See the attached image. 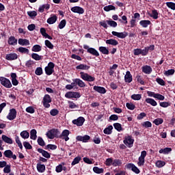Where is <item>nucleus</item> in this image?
<instances>
[{
	"instance_id": "1",
	"label": "nucleus",
	"mask_w": 175,
	"mask_h": 175,
	"mask_svg": "<svg viewBox=\"0 0 175 175\" xmlns=\"http://www.w3.org/2000/svg\"><path fill=\"white\" fill-rule=\"evenodd\" d=\"M123 143L129 148H132V147H133V143H135V139L132 138V135L125 136Z\"/></svg>"
},
{
	"instance_id": "2",
	"label": "nucleus",
	"mask_w": 175,
	"mask_h": 175,
	"mask_svg": "<svg viewBox=\"0 0 175 175\" xmlns=\"http://www.w3.org/2000/svg\"><path fill=\"white\" fill-rule=\"evenodd\" d=\"M55 67V64L51 62H50L48 65L44 68V71L47 76H51L52 74L54 73V68Z\"/></svg>"
},
{
	"instance_id": "3",
	"label": "nucleus",
	"mask_w": 175,
	"mask_h": 175,
	"mask_svg": "<svg viewBox=\"0 0 175 175\" xmlns=\"http://www.w3.org/2000/svg\"><path fill=\"white\" fill-rule=\"evenodd\" d=\"M52 99L51 96L49 94H45L42 99V105L45 109H49V107L51 106L50 103H51Z\"/></svg>"
},
{
	"instance_id": "4",
	"label": "nucleus",
	"mask_w": 175,
	"mask_h": 175,
	"mask_svg": "<svg viewBox=\"0 0 175 175\" xmlns=\"http://www.w3.org/2000/svg\"><path fill=\"white\" fill-rule=\"evenodd\" d=\"M80 76H81V79H82V80H84V81H88L90 82H92L95 80V78L91 75H90L88 73H85L84 72H80Z\"/></svg>"
},
{
	"instance_id": "5",
	"label": "nucleus",
	"mask_w": 175,
	"mask_h": 175,
	"mask_svg": "<svg viewBox=\"0 0 175 175\" xmlns=\"http://www.w3.org/2000/svg\"><path fill=\"white\" fill-rule=\"evenodd\" d=\"M0 82L3 87H5V88H12V83L8 78L0 77Z\"/></svg>"
},
{
	"instance_id": "6",
	"label": "nucleus",
	"mask_w": 175,
	"mask_h": 175,
	"mask_svg": "<svg viewBox=\"0 0 175 175\" xmlns=\"http://www.w3.org/2000/svg\"><path fill=\"white\" fill-rule=\"evenodd\" d=\"M81 96L80 92H68L65 94V98L68 99H72V98H79Z\"/></svg>"
},
{
	"instance_id": "7",
	"label": "nucleus",
	"mask_w": 175,
	"mask_h": 175,
	"mask_svg": "<svg viewBox=\"0 0 175 175\" xmlns=\"http://www.w3.org/2000/svg\"><path fill=\"white\" fill-rule=\"evenodd\" d=\"M85 121V119L84 117L80 116L77 119H75L72 121V123L74 125H77V126H83L84 125V122Z\"/></svg>"
},
{
	"instance_id": "8",
	"label": "nucleus",
	"mask_w": 175,
	"mask_h": 175,
	"mask_svg": "<svg viewBox=\"0 0 175 175\" xmlns=\"http://www.w3.org/2000/svg\"><path fill=\"white\" fill-rule=\"evenodd\" d=\"M16 117H17V111L16 109L12 108L10 110V112L7 116V119L10 120V121H13V120H15Z\"/></svg>"
},
{
	"instance_id": "9",
	"label": "nucleus",
	"mask_w": 175,
	"mask_h": 175,
	"mask_svg": "<svg viewBox=\"0 0 175 175\" xmlns=\"http://www.w3.org/2000/svg\"><path fill=\"white\" fill-rule=\"evenodd\" d=\"M125 167L129 169V170H132V172L136 174H139V173H140V170H139V168H137V167H136L133 163H128L125 165Z\"/></svg>"
},
{
	"instance_id": "10",
	"label": "nucleus",
	"mask_w": 175,
	"mask_h": 175,
	"mask_svg": "<svg viewBox=\"0 0 175 175\" xmlns=\"http://www.w3.org/2000/svg\"><path fill=\"white\" fill-rule=\"evenodd\" d=\"M91 139V137L90 135H85L84 136L78 135L76 137V139L78 142H82L83 143H88V140Z\"/></svg>"
},
{
	"instance_id": "11",
	"label": "nucleus",
	"mask_w": 175,
	"mask_h": 175,
	"mask_svg": "<svg viewBox=\"0 0 175 175\" xmlns=\"http://www.w3.org/2000/svg\"><path fill=\"white\" fill-rule=\"evenodd\" d=\"M69 130H64L62 134L59 135V139H62L65 140V142H68L69 140Z\"/></svg>"
},
{
	"instance_id": "12",
	"label": "nucleus",
	"mask_w": 175,
	"mask_h": 175,
	"mask_svg": "<svg viewBox=\"0 0 175 175\" xmlns=\"http://www.w3.org/2000/svg\"><path fill=\"white\" fill-rule=\"evenodd\" d=\"M111 33L113 35V36H117V38H120V39H125V38L128 36V32L126 31L120 33L117 31H112Z\"/></svg>"
},
{
	"instance_id": "13",
	"label": "nucleus",
	"mask_w": 175,
	"mask_h": 175,
	"mask_svg": "<svg viewBox=\"0 0 175 175\" xmlns=\"http://www.w3.org/2000/svg\"><path fill=\"white\" fill-rule=\"evenodd\" d=\"M71 12H72L73 13H78V14H83L84 8L80 6H75L71 8Z\"/></svg>"
},
{
	"instance_id": "14",
	"label": "nucleus",
	"mask_w": 175,
	"mask_h": 175,
	"mask_svg": "<svg viewBox=\"0 0 175 175\" xmlns=\"http://www.w3.org/2000/svg\"><path fill=\"white\" fill-rule=\"evenodd\" d=\"M17 58H18V56L16 53H11L5 55V59H7V61H14L17 59Z\"/></svg>"
},
{
	"instance_id": "15",
	"label": "nucleus",
	"mask_w": 175,
	"mask_h": 175,
	"mask_svg": "<svg viewBox=\"0 0 175 175\" xmlns=\"http://www.w3.org/2000/svg\"><path fill=\"white\" fill-rule=\"evenodd\" d=\"M37 151H38V152H40V154H42V157H44V158H46L47 159L51 158V154L49 152H47L42 148H38Z\"/></svg>"
},
{
	"instance_id": "16",
	"label": "nucleus",
	"mask_w": 175,
	"mask_h": 175,
	"mask_svg": "<svg viewBox=\"0 0 175 175\" xmlns=\"http://www.w3.org/2000/svg\"><path fill=\"white\" fill-rule=\"evenodd\" d=\"M93 90L96 91V92H98V94H106L107 92L106 88L102 86L94 85Z\"/></svg>"
},
{
	"instance_id": "17",
	"label": "nucleus",
	"mask_w": 175,
	"mask_h": 175,
	"mask_svg": "<svg viewBox=\"0 0 175 175\" xmlns=\"http://www.w3.org/2000/svg\"><path fill=\"white\" fill-rule=\"evenodd\" d=\"M57 20H58L57 15L51 14V17L47 19L46 23L50 25L55 24V23L57 22Z\"/></svg>"
},
{
	"instance_id": "18",
	"label": "nucleus",
	"mask_w": 175,
	"mask_h": 175,
	"mask_svg": "<svg viewBox=\"0 0 175 175\" xmlns=\"http://www.w3.org/2000/svg\"><path fill=\"white\" fill-rule=\"evenodd\" d=\"M142 69L143 73H145L146 75H150L152 72V68L148 65L142 66Z\"/></svg>"
},
{
	"instance_id": "19",
	"label": "nucleus",
	"mask_w": 175,
	"mask_h": 175,
	"mask_svg": "<svg viewBox=\"0 0 175 175\" xmlns=\"http://www.w3.org/2000/svg\"><path fill=\"white\" fill-rule=\"evenodd\" d=\"M133 78L132 77V74H131L130 71H126V75L124 76L125 83H132Z\"/></svg>"
},
{
	"instance_id": "20",
	"label": "nucleus",
	"mask_w": 175,
	"mask_h": 175,
	"mask_svg": "<svg viewBox=\"0 0 175 175\" xmlns=\"http://www.w3.org/2000/svg\"><path fill=\"white\" fill-rule=\"evenodd\" d=\"M8 43L10 46H16V44H17V39L16 38V37H14L13 36H11L8 38Z\"/></svg>"
},
{
	"instance_id": "21",
	"label": "nucleus",
	"mask_w": 175,
	"mask_h": 175,
	"mask_svg": "<svg viewBox=\"0 0 175 175\" xmlns=\"http://www.w3.org/2000/svg\"><path fill=\"white\" fill-rule=\"evenodd\" d=\"M90 68H91V66L83 64H81L76 66L77 70H88Z\"/></svg>"
},
{
	"instance_id": "22",
	"label": "nucleus",
	"mask_w": 175,
	"mask_h": 175,
	"mask_svg": "<svg viewBox=\"0 0 175 175\" xmlns=\"http://www.w3.org/2000/svg\"><path fill=\"white\" fill-rule=\"evenodd\" d=\"M1 139L3 140V142H4V143H7V144H13V139H12V138L3 135L1 136Z\"/></svg>"
},
{
	"instance_id": "23",
	"label": "nucleus",
	"mask_w": 175,
	"mask_h": 175,
	"mask_svg": "<svg viewBox=\"0 0 175 175\" xmlns=\"http://www.w3.org/2000/svg\"><path fill=\"white\" fill-rule=\"evenodd\" d=\"M106 44H111V46H118V41L116 39L111 38L105 41Z\"/></svg>"
},
{
	"instance_id": "24",
	"label": "nucleus",
	"mask_w": 175,
	"mask_h": 175,
	"mask_svg": "<svg viewBox=\"0 0 175 175\" xmlns=\"http://www.w3.org/2000/svg\"><path fill=\"white\" fill-rule=\"evenodd\" d=\"M31 58L32 59H34L35 61H42L43 59V56L40 55L38 53H33L31 54Z\"/></svg>"
},
{
	"instance_id": "25",
	"label": "nucleus",
	"mask_w": 175,
	"mask_h": 175,
	"mask_svg": "<svg viewBox=\"0 0 175 175\" xmlns=\"http://www.w3.org/2000/svg\"><path fill=\"white\" fill-rule=\"evenodd\" d=\"M75 80L76 85H79L81 88H84L85 87V83L80 79H74Z\"/></svg>"
},
{
	"instance_id": "26",
	"label": "nucleus",
	"mask_w": 175,
	"mask_h": 175,
	"mask_svg": "<svg viewBox=\"0 0 175 175\" xmlns=\"http://www.w3.org/2000/svg\"><path fill=\"white\" fill-rule=\"evenodd\" d=\"M139 25H142L143 28H147L148 25H151V21L148 20H142L139 22Z\"/></svg>"
},
{
	"instance_id": "27",
	"label": "nucleus",
	"mask_w": 175,
	"mask_h": 175,
	"mask_svg": "<svg viewBox=\"0 0 175 175\" xmlns=\"http://www.w3.org/2000/svg\"><path fill=\"white\" fill-rule=\"evenodd\" d=\"M87 52L92 54V55H94L95 57H99V52H98V51L94 48H90L88 49Z\"/></svg>"
},
{
	"instance_id": "28",
	"label": "nucleus",
	"mask_w": 175,
	"mask_h": 175,
	"mask_svg": "<svg viewBox=\"0 0 175 175\" xmlns=\"http://www.w3.org/2000/svg\"><path fill=\"white\" fill-rule=\"evenodd\" d=\"M18 42L21 46H29V41L27 39L19 38Z\"/></svg>"
},
{
	"instance_id": "29",
	"label": "nucleus",
	"mask_w": 175,
	"mask_h": 175,
	"mask_svg": "<svg viewBox=\"0 0 175 175\" xmlns=\"http://www.w3.org/2000/svg\"><path fill=\"white\" fill-rule=\"evenodd\" d=\"M57 130H55V129H51L50 131H49L46 133V136H47L48 139H54V133Z\"/></svg>"
},
{
	"instance_id": "30",
	"label": "nucleus",
	"mask_w": 175,
	"mask_h": 175,
	"mask_svg": "<svg viewBox=\"0 0 175 175\" xmlns=\"http://www.w3.org/2000/svg\"><path fill=\"white\" fill-rule=\"evenodd\" d=\"M98 50H99L100 53H102V54H104L105 55H109V49L107 48H106L105 46H100L98 48Z\"/></svg>"
},
{
	"instance_id": "31",
	"label": "nucleus",
	"mask_w": 175,
	"mask_h": 175,
	"mask_svg": "<svg viewBox=\"0 0 175 175\" xmlns=\"http://www.w3.org/2000/svg\"><path fill=\"white\" fill-rule=\"evenodd\" d=\"M31 51L34 53H39V51H42V46L39 44H35L31 48Z\"/></svg>"
},
{
	"instance_id": "32",
	"label": "nucleus",
	"mask_w": 175,
	"mask_h": 175,
	"mask_svg": "<svg viewBox=\"0 0 175 175\" xmlns=\"http://www.w3.org/2000/svg\"><path fill=\"white\" fill-rule=\"evenodd\" d=\"M113 126L110 125L108 127H106L103 132L105 133V135H111V133H113Z\"/></svg>"
},
{
	"instance_id": "33",
	"label": "nucleus",
	"mask_w": 175,
	"mask_h": 175,
	"mask_svg": "<svg viewBox=\"0 0 175 175\" xmlns=\"http://www.w3.org/2000/svg\"><path fill=\"white\" fill-rule=\"evenodd\" d=\"M145 102H146V103H149V105H151V106H157L158 105L157 101H155V100L153 98H146Z\"/></svg>"
},
{
	"instance_id": "34",
	"label": "nucleus",
	"mask_w": 175,
	"mask_h": 175,
	"mask_svg": "<svg viewBox=\"0 0 175 175\" xmlns=\"http://www.w3.org/2000/svg\"><path fill=\"white\" fill-rule=\"evenodd\" d=\"M38 133V132L36 131V129H32L30 131V139H31L32 140H36L38 135H36V134Z\"/></svg>"
},
{
	"instance_id": "35",
	"label": "nucleus",
	"mask_w": 175,
	"mask_h": 175,
	"mask_svg": "<svg viewBox=\"0 0 175 175\" xmlns=\"http://www.w3.org/2000/svg\"><path fill=\"white\" fill-rule=\"evenodd\" d=\"M37 170L40 173H43L46 170V165L44 164L38 163L37 164Z\"/></svg>"
},
{
	"instance_id": "36",
	"label": "nucleus",
	"mask_w": 175,
	"mask_h": 175,
	"mask_svg": "<svg viewBox=\"0 0 175 175\" xmlns=\"http://www.w3.org/2000/svg\"><path fill=\"white\" fill-rule=\"evenodd\" d=\"M122 165V161L118 159L113 160L112 166L117 167V166H121Z\"/></svg>"
},
{
	"instance_id": "37",
	"label": "nucleus",
	"mask_w": 175,
	"mask_h": 175,
	"mask_svg": "<svg viewBox=\"0 0 175 175\" xmlns=\"http://www.w3.org/2000/svg\"><path fill=\"white\" fill-rule=\"evenodd\" d=\"M158 11L157 10H152V13L149 14L150 17H152L154 20H158Z\"/></svg>"
},
{
	"instance_id": "38",
	"label": "nucleus",
	"mask_w": 175,
	"mask_h": 175,
	"mask_svg": "<svg viewBox=\"0 0 175 175\" xmlns=\"http://www.w3.org/2000/svg\"><path fill=\"white\" fill-rule=\"evenodd\" d=\"M172 152V148H165L164 149H160L159 154H167L169 152Z\"/></svg>"
},
{
	"instance_id": "39",
	"label": "nucleus",
	"mask_w": 175,
	"mask_h": 175,
	"mask_svg": "<svg viewBox=\"0 0 175 175\" xmlns=\"http://www.w3.org/2000/svg\"><path fill=\"white\" fill-rule=\"evenodd\" d=\"M15 142L19 147V148L21 150H23V144L21 143V141L20 140V137H18V135L15 136Z\"/></svg>"
},
{
	"instance_id": "40",
	"label": "nucleus",
	"mask_w": 175,
	"mask_h": 175,
	"mask_svg": "<svg viewBox=\"0 0 175 175\" xmlns=\"http://www.w3.org/2000/svg\"><path fill=\"white\" fill-rule=\"evenodd\" d=\"M20 135L22 139H28L29 137V133L27 131H23L21 133Z\"/></svg>"
},
{
	"instance_id": "41",
	"label": "nucleus",
	"mask_w": 175,
	"mask_h": 175,
	"mask_svg": "<svg viewBox=\"0 0 175 175\" xmlns=\"http://www.w3.org/2000/svg\"><path fill=\"white\" fill-rule=\"evenodd\" d=\"M93 171L97 174H100L105 172V170L103 168H99L98 167H94Z\"/></svg>"
},
{
	"instance_id": "42",
	"label": "nucleus",
	"mask_w": 175,
	"mask_h": 175,
	"mask_svg": "<svg viewBox=\"0 0 175 175\" xmlns=\"http://www.w3.org/2000/svg\"><path fill=\"white\" fill-rule=\"evenodd\" d=\"M18 51L22 54H28L29 53V49L24 47H19Z\"/></svg>"
},
{
	"instance_id": "43",
	"label": "nucleus",
	"mask_w": 175,
	"mask_h": 175,
	"mask_svg": "<svg viewBox=\"0 0 175 175\" xmlns=\"http://www.w3.org/2000/svg\"><path fill=\"white\" fill-rule=\"evenodd\" d=\"M37 143L39 146H41L42 147H44V146H46V143L44 142V140H43V138H42V137H38Z\"/></svg>"
},
{
	"instance_id": "44",
	"label": "nucleus",
	"mask_w": 175,
	"mask_h": 175,
	"mask_svg": "<svg viewBox=\"0 0 175 175\" xmlns=\"http://www.w3.org/2000/svg\"><path fill=\"white\" fill-rule=\"evenodd\" d=\"M113 128L118 131V132H121L122 131V125L120 123H114L113 124Z\"/></svg>"
},
{
	"instance_id": "45",
	"label": "nucleus",
	"mask_w": 175,
	"mask_h": 175,
	"mask_svg": "<svg viewBox=\"0 0 175 175\" xmlns=\"http://www.w3.org/2000/svg\"><path fill=\"white\" fill-rule=\"evenodd\" d=\"M81 161V157L79 156L75 157L73 159L72 162L71 163L72 166H75V165H77V163H79Z\"/></svg>"
},
{
	"instance_id": "46",
	"label": "nucleus",
	"mask_w": 175,
	"mask_h": 175,
	"mask_svg": "<svg viewBox=\"0 0 175 175\" xmlns=\"http://www.w3.org/2000/svg\"><path fill=\"white\" fill-rule=\"evenodd\" d=\"M66 25V20L63 19L59 23L58 28H59V29H64V28H65Z\"/></svg>"
},
{
	"instance_id": "47",
	"label": "nucleus",
	"mask_w": 175,
	"mask_h": 175,
	"mask_svg": "<svg viewBox=\"0 0 175 175\" xmlns=\"http://www.w3.org/2000/svg\"><path fill=\"white\" fill-rule=\"evenodd\" d=\"M105 12H110V10H116V7L113 5H109L104 7Z\"/></svg>"
},
{
	"instance_id": "48",
	"label": "nucleus",
	"mask_w": 175,
	"mask_h": 175,
	"mask_svg": "<svg viewBox=\"0 0 175 175\" xmlns=\"http://www.w3.org/2000/svg\"><path fill=\"white\" fill-rule=\"evenodd\" d=\"M13 154V152L10 150H5V152H3L4 156L5 157V158H12V155Z\"/></svg>"
},
{
	"instance_id": "49",
	"label": "nucleus",
	"mask_w": 175,
	"mask_h": 175,
	"mask_svg": "<svg viewBox=\"0 0 175 175\" xmlns=\"http://www.w3.org/2000/svg\"><path fill=\"white\" fill-rule=\"evenodd\" d=\"M27 14L31 18H35L38 16V12L36 11H28Z\"/></svg>"
},
{
	"instance_id": "50",
	"label": "nucleus",
	"mask_w": 175,
	"mask_h": 175,
	"mask_svg": "<svg viewBox=\"0 0 175 175\" xmlns=\"http://www.w3.org/2000/svg\"><path fill=\"white\" fill-rule=\"evenodd\" d=\"M35 75L37 76H42L43 75V69L42 67H38L35 70Z\"/></svg>"
},
{
	"instance_id": "51",
	"label": "nucleus",
	"mask_w": 175,
	"mask_h": 175,
	"mask_svg": "<svg viewBox=\"0 0 175 175\" xmlns=\"http://www.w3.org/2000/svg\"><path fill=\"white\" fill-rule=\"evenodd\" d=\"M45 46H46V47H48V49H50L51 50H53V49H54V45L49 40H45Z\"/></svg>"
},
{
	"instance_id": "52",
	"label": "nucleus",
	"mask_w": 175,
	"mask_h": 175,
	"mask_svg": "<svg viewBox=\"0 0 175 175\" xmlns=\"http://www.w3.org/2000/svg\"><path fill=\"white\" fill-rule=\"evenodd\" d=\"M106 23L109 25L110 27H113V28H116L117 27V22L114 21H106Z\"/></svg>"
},
{
	"instance_id": "53",
	"label": "nucleus",
	"mask_w": 175,
	"mask_h": 175,
	"mask_svg": "<svg viewBox=\"0 0 175 175\" xmlns=\"http://www.w3.org/2000/svg\"><path fill=\"white\" fill-rule=\"evenodd\" d=\"M133 100H140L142 99V94H133L131 96Z\"/></svg>"
},
{
	"instance_id": "54",
	"label": "nucleus",
	"mask_w": 175,
	"mask_h": 175,
	"mask_svg": "<svg viewBox=\"0 0 175 175\" xmlns=\"http://www.w3.org/2000/svg\"><path fill=\"white\" fill-rule=\"evenodd\" d=\"M50 114L53 117H55V116H58V114H59V111L57 109H53L50 111Z\"/></svg>"
},
{
	"instance_id": "55",
	"label": "nucleus",
	"mask_w": 175,
	"mask_h": 175,
	"mask_svg": "<svg viewBox=\"0 0 175 175\" xmlns=\"http://www.w3.org/2000/svg\"><path fill=\"white\" fill-rule=\"evenodd\" d=\"M153 124H155L157 126L161 125V124H163V119L158 118L153 121Z\"/></svg>"
},
{
	"instance_id": "56",
	"label": "nucleus",
	"mask_w": 175,
	"mask_h": 175,
	"mask_svg": "<svg viewBox=\"0 0 175 175\" xmlns=\"http://www.w3.org/2000/svg\"><path fill=\"white\" fill-rule=\"evenodd\" d=\"M175 73V70L174 69H170L167 71H165L164 75L165 76H172L174 75Z\"/></svg>"
},
{
	"instance_id": "57",
	"label": "nucleus",
	"mask_w": 175,
	"mask_h": 175,
	"mask_svg": "<svg viewBox=\"0 0 175 175\" xmlns=\"http://www.w3.org/2000/svg\"><path fill=\"white\" fill-rule=\"evenodd\" d=\"M142 126H144V128H151L152 124L150 121H146L142 123Z\"/></svg>"
},
{
	"instance_id": "58",
	"label": "nucleus",
	"mask_w": 175,
	"mask_h": 175,
	"mask_svg": "<svg viewBox=\"0 0 175 175\" xmlns=\"http://www.w3.org/2000/svg\"><path fill=\"white\" fill-rule=\"evenodd\" d=\"M126 107H127V109H129V110H135V109L136 108V106L134 104L129 103H126Z\"/></svg>"
},
{
	"instance_id": "59",
	"label": "nucleus",
	"mask_w": 175,
	"mask_h": 175,
	"mask_svg": "<svg viewBox=\"0 0 175 175\" xmlns=\"http://www.w3.org/2000/svg\"><path fill=\"white\" fill-rule=\"evenodd\" d=\"M23 146L26 150H32V146H31V144H29V142H24Z\"/></svg>"
},
{
	"instance_id": "60",
	"label": "nucleus",
	"mask_w": 175,
	"mask_h": 175,
	"mask_svg": "<svg viewBox=\"0 0 175 175\" xmlns=\"http://www.w3.org/2000/svg\"><path fill=\"white\" fill-rule=\"evenodd\" d=\"M113 158H108L105 161L106 166H113Z\"/></svg>"
},
{
	"instance_id": "61",
	"label": "nucleus",
	"mask_w": 175,
	"mask_h": 175,
	"mask_svg": "<svg viewBox=\"0 0 175 175\" xmlns=\"http://www.w3.org/2000/svg\"><path fill=\"white\" fill-rule=\"evenodd\" d=\"M166 5L167 8L172 9V10H175V3L173 2H167Z\"/></svg>"
},
{
	"instance_id": "62",
	"label": "nucleus",
	"mask_w": 175,
	"mask_h": 175,
	"mask_svg": "<svg viewBox=\"0 0 175 175\" xmlns=\"http://www.w3.org/2000/svg\"><path fill=\"white\" fill-rule=\"evenodd\" d=\"M45 150H57V145L48 144L46 146Z\"/></svg>"
},
{
	"instance_id": "63",
	"label": "nucleus",
	"mask_w": 175,
	"mask_h": 175,
	"mask_svg": "<svg viewBox=\"0 0 175 175\" xmlns=\"http://www.w3.org/2000/svg\"><path fill=\"white\" fill-rule=\"evenodd\" d=\"M144 163H145L144 158L139 157L137 162L138 166H144Z\"/></svg>"
},
{
	"instance_id": "64",
	"label": "nucleus",
	"mask_w": 175,
	"mask_h": 175,
	"mask_svg": "<svg viewBox=\"0 0 175 175\" xmlns=\"http://www.w3.org/2000/svg\"><path fill=\"white\" fill-rule=\"evenodd\" d=\"M156 81H157V83L159 84V85H163V86L165 84L164 80L162 79L161 78H159V77H157L156 79Z\"/></svg>"
}]
</instances>
